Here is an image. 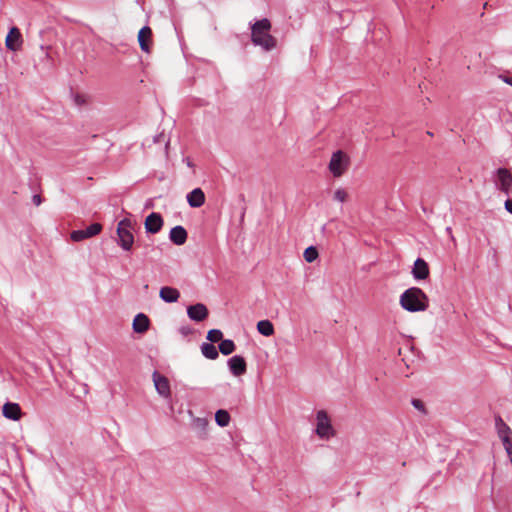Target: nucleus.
Masks as SVG:
<instances>
[{
  "label": "nucleus",
  "mask_w": 512,
  "mask_h": 512,
  "mask_svg": "<svg viewBox=\"0 0 512 512\" xmlns=\"http://www.w3.org/2000/svg\"><path fill=\"white\" fill-rule=\"evenodd\" d=\"M151 35L152 31L148 26L142 27L138 33V42L141 50L144 52H149V45L147 40L151 38Z\"/></svg>",
  "instance_id": "20"
},
{
  "label": "nucleus",
  "mask_w": 512,
  "mask_h": 512,
  "mask_svg": "<svg viewBox=\"0 0 512 512\" xmlns=\"http://www.w3.org/2000/svg\"><path fill=\"white\" fill-rule=\"evenodd\" d=\"M3 416L7 419L18 421L21 418L22 412L18 403L7 402L2 408Z\"/></svg>",
  "instance_id": "13"
},
{
  "label": "nucleus",
  "mask_w": 512,
  "mask_h": 512,
  "mask_svg": "<svg viewBox=\"0 0 512 512\" xmlns=\"http://www.w3.org/2000/svg\"><path fill=\"white\" fill-rule=\"evenodd\" d=\"M334 199L338 202H345L346 199H347V193L344 189L342 188H338L335 192H334Z\"/></svg>",
  "instance_id": "29"
},
{
  "label": "nucleus",
  "mask_w": 512,
  "mask_h": 512,
  "mask_svg": "<svg viewBox=\"0 0 512 512\" xmlns=\"http://www.w3.org/2000/svg\"><path fill=\"white\" fill-rule=\"evenodd\" d=\"M144 226L147 233L156 234L163 226V218L159 213L152 212L146 217Z\"/></svg>",
  "instance_id": "8"
},
{
  "label": "nucleus",
  "mask_w": 512,
  "mask_h": 512,
  "mask_svg": "<svg viewBox=\"0 0 512 512\" xmlns=\"http://www.w3.org/2000/svg\"><path fill=\"white\" fill-rule=\"evenodd\" d=\"M163 137H164V135L162 133H160L154 137L153 142L159 143L161 141V138H163Z\"/></svg>",
  "instance_id": "35"
},
{
  "label": "nucleus",
  "mask_w": 512,
  "mask_h": 512,
  "mask_svg": "<svg viewBox=\"0 0 512 512\" xmlns=\"http://www.w3.org/2000/svg\"><path fill=\"white\" fill-rule=\"evenodd\" d=\"M117 235L119 238V245L122 249L129 251L134 243V236L131 232V222L128 219H123L118 223Z\"/></svg>",
  "instance_id": "3"
},
{
  "label": "nucleus",
  "mask_w": 512,
  "mask_h": 512,
  "mask_svg": "<svg viewBox=\"0 0 512 512\" xmlns=\"http://www.w3.org/2000/svg\"><path fill=\"white\" fill-rule=\"evenodd\" d=\"M195 422L197 423L198 426H201V427H204L206 426L207 422L205 419H202V418H197L195 420Z\"/></svg>",
  "instance_id": "34"
},
{
  "label": "nucleus",
  "mask_w": 512,
  "mask_h": 512,
  "mask_svg": "<svg viewBox=\"0 0 512 512\" xmlns=\"http://www.w3.org/2000/svg\"><path fill=\"white\" fill-rule=\"evenodd\" d=\"M235 344L231 339H224L220 341L219 351L223 355H230L235 351Z\"/></svg>",
  "instance_id": "24"
},
{
  "label": "nucleus",
  "mask_w": 512,
  "mask_h": 512,
  "mask_svg": "<svg viewBox=\"0 0 512 512\" xmlns=\"http://www.w3.org/2000/svg\"><path fill=\"white\" fill-rule=\"evenodd\" d=\"M102 226L99 223H93L85 228V233L88 236V238H91L93 236H96L101 232Z\"/></svg>",
  "instance_id": "27"
},
{
  "label": "nucleus",
  "mask_w": 512,
  "mask_h": 512,
  "mask_svg": "<svg viewBox=\"0 0 512 512\" xmlns=\"http://www.w3.org/2000/svg\"><path fill=\"white\" fill-rule=\"evenodd\" d=\"M153 382L155 389L157 393L165 398L168 399L171 397V389H170V383L167 377L164 375L158 373L157 371H154L152 374Z\"/></svg>",
  "instance_id": "4"
},
{
  "label": "nucleus",
  "mask_w": 512,
  "mask_h": 512,
  "mask_svg": "<svg viewBox=\"0 0 512 512\" xmlns=\"http://www.w3.org/2000/svg\"><path fill=\"white\" fill-rule=\"evenodd\" d=\"M70 238L75 241V242H79V241H82L84 239H87L88 236L86 235L85 233V229H80V230H75L73 231L71 234H70Z\"/></svg>",
  "instance_id": "28"
},
{
  "label": "nucleus",
  "mask_w": 512,
  "mask_h": 512,
  "mask_svg": "<svg viewBox=\"0 0 512 512\" xmlns=\"http://www.w3.org/2000/svg\"><path fill=\"white\" fill-rule=\"evenodd\" d=\"M316 435L323 440H329L334 437L336 432L331 424V420L325 410H319L316 414Z\"/></svg>",
  "instance_id": "2"
},
{
  "label": "nucleus",
  "mask_w": 512,
  "mask_h": 512,
  "mask_svg": "<svg viewBox=\"0 0 512 512\" xmlns=\"http://www.w3.org/2000/svg\"><path fill=\"white\" fill-rule=\"evenodd\" d=\"M504 206H505V209H506L510 214H512V199H507V200L505 201Z\"/></svg>",
  "instance_id": "33"
},
{
  "label": "nucleus",
  "mask_w": 512,
  "mask_h": 512,
  "mask_svg": "<svg viewBox=\"0 0 512 512\" xmlns=\"http://www.w3.org/2000/svg\"><path fill=\"white\" fill-rule=\"evenodd\" d=\"M22 42L23 40L20 30L15 26L11 27L5 40L6 48L10 51H18Z\"/></svg>",
  "instance_id": "6"
},
{
  "label": "nucleus",
  "mask_w": 512,
  "mask_h": 512,
  "mask_svg": "<svg viewBox=\"0 0 512 512\" xmlns=\"http://www.w3.org/2000/svg\"><path fill=\"white\" fill-rule=\"evenodd\" d=\"M180 333L184 336L188 335L191 333V328L188 327V326H182L180 329H179Z\"/></svg>",
  "instance_id": "32"
},
{
  "label": "nucleus",
  "mask_w": 512,
  "mask_h": 512,
  "mask_svg": "<svg viewBox=\"0 0 512 512\" xmlns=\"http://www.w3.org/2000/svg\"><path fill=\"white\" fill-rule=\"evenodd\" d=\"M201 352L207 359L211 360H215L219 356L217 348L212 343H202Z\"/></svg>",
  "instance_id": "22"
},
{
  "label": "nucleus",
  "mask_w": 512,
  "mask_h": 512,
  "mask_svg": "<svg viewBox=\"0 0 512 512\" xmlns=\"http://www.w3.org/2000/svg\"><path fill=\"white\" fill-rule=\"evenodd\" d=\"M159 297L166 303H175L180 297V292L176 288L164 286L159 291Z\"/></svg>",
  "instance_id": "16"
},
{
  "label": "nucleus",
  "mask_w": 512,
  "mask_h": 512,
  "mask_svg": "<svg viewBox=\"0 0 512 512\" xmlns=\"http://www.w3.org/2000/svg\"><path fill=\"white\" fill-rule=\"evenodd\" d=\"M75 101H76V103H77L78 105H80V104L84 103V100H83V99H82V97H81V96H79V95H77V96L75 97Z\"/></svg>",
  "instance_id": "36"
},
{
  "label": "nucleus",
  "mask_w": 512,
  "mask_h": 512,
  "mask_svg": "<svg viewBox=\"0 0 512 512\" xmlns=\"http://www.w3.org/2000/svg\"><path fill=\"white\" fill-rule=\"evenodd\" d=\"M344 153L342 151H336L332 154L329 170L333 174L334 177H340L344 172L343 165Z\"/></svg>",
  "instance_id": "10"
},
{
  "label": "nucleus",
  "mask_w": 512,
  "mask_h": 512,
  "mask_svg": "<svg viewBox=\"0 0 512 512\" xmlns=\"http://www.w3.org/2000/svg\"><path fill=\"white\" fill-rule=\"evenodd\" d=\"M412 275L416 280H425L429 276V267L422 258H417L412 268Z\"/></svg>",
  "instance_id": "12"
},
{
  "label": "nucleus",
  "mask_w": 512,
  "mask_h": 512,
  "mask_svg": "<svg viewBox=\"0 0 512 512\" xmlns=\"http://www.w3.org/2000/svg\"><path fill=\"white\" fill-rule=\"evenodd\" d=\"M255 46H260L264 51H271L276 47V39L268 32L251 37Z\"/></svg>",
  "instance_id": "7"
},
{
  "label": "nucleus",
  "mask_w": 512,
  "mask_h": 512,
  "mask_svg": "<svg viewBox=\"0 0 512 512\" xmlns=\"http://www.w3.org/2000/svg\"><path fill=\"white\" fill-rule=\"evenodd\" d=\"M187 315L191 320L201 322L208 317V309L204 304L197 303L187 308Z\"/></svg>",
  "instance_id": "11"
},
{
  "label": "nucleus",
  "mask_w": 512,
  "mask_h": 512,
  "mask_svg": "<svg viewBox=\"0 0 512 512\" xmlns=\"http://www.w3.org/2000/svg\"><path fill=\"white\" fill-rule=\"evenodd\" d=\"M411 403L415 409H417L418 411H420L422 413H426L425 405L421 400L413 399Z\"/></svg>",
  "instance_id": "30"
},
{
  "label": "nucleus",
  "mask_w": 512,
  "mask_h": 512,
  "mask_svg": "<svg viewBox=\"0 0 512 512\" xmlns=\"http://www.w3.org/2000/svg\"><path fill=\"white\" fill-rule=\"evenodd\" d=\"M227 364H228L230 372L234 376H241L246 373L247 364H246L245 359L240 355L232 356L228 360Z\"/></svg>",
  "instance_id": "9"
},
{
  "label": "nucleus",
  "mask_w": 512,
  "mask_h": 512,
  "mask_svg": "<svg viewBox=\"0 0 512 512\" xmlns=\"http://www.w3.org/2000/svg\"><path fill=\"white\" fill-rule=\"evenodd\" d=\"M270 29L271 23L267 18L258 20L251 26V37L269 32Z\"/></svg>",
  "instance_id": "19"
},
{
  "label": "nucleus",
  "mask_w": 512,
  "mask_h": 512,
  "mask_svg": "<svg viewBox=\"0 0 512 512\" xmlns=\"http://www.w3.org/2000/svg\"><path fill=\"white\" fill-rule=\"evenodd\" d=\"M187 236L186 229L181 225L173 227L169 233L170 241L178 246L183 245L186 242Z\"/></svg>",
  "instance_id": "15"
},
{
  "label": "nucleus",
  "mask_w": 512,
  "mask_h": 512,
  "mask_svg": "<svg viewBox=\"0 0 512 512\" xmlns=\"http://www.w3.org/2000/svg\"><path fill=\"white\" fill-rule=\"evenodd\" d=\"M257 331L266 337L274 334V326L270 320H260L257 323Z\"/></svg>",
  "instance_id": "21"
},
{
  "label": "nucleus",
  "mask_w": 512,
  "mask_h": 512,
  "mask_svg": "<svg viewBox=\"0 0 512 512\" xmlns=\"http://www.w3.org/2000/svg\"><path fill=\"white\" fill-rule=\"evenodd\" d=\"M318 250L315 246H309L304 250L303 257L306 262L312 263L318 258Z\"/></svg>",
  "instance_id": "25"
},
{
  "label": "nucleus",
  "mask_w": 512,
  "mask_h": 512,
  "mask_svg": "<svg viewBox=\"0 0 512 512\" xmlns=\"http://www.w3.org/2000/svg\"><path fill=\"white\" fill-rule=\"evenodd\" d=\"M149 324V318L145 314L139 313L134 317L132 327L136 333H144L148 330Z\"/></svg>",
  "instance_id": "18"
},
{
  "label": "nucleus",
  "mask_w": 512,
  "mask_h": 512,
  "mask_svg": "<svg viewBox=\"0 0 512 512\" xmlns=\"http://www.w3.org/2000/svg\"><path fill=\"white\" fill-rule=\"evenodd\" d=\"M505 82L512 86V77H508L505 79Z\"/></svg>",
  "instance_id": "37"
},
{
  "label": "nucleus",
  "mask_w": 512,
  "mask_h": 512,
  "mask_svg": "<svg viewBox=\"0 0 512 512\" xmlns=\"http://www.w3.org/2000/svg\"><path fill=\"white\" fill-rule=\"evenodd\" d=\"M215 421L218 426L226 427V426H228V424L230 422V415L226 410L219 409L215 413Z\"/></svg>",
  "instance_id": "23"
},
{
  "label": "nucleus",
  "mask_w": 512,
  "mask_h": 512,
  "mask_svg": "<svg viewBox=\"0 0 512 512\" xmlns=\"http://www.w3.org/2000/svg\"><path fill=\"white\" fill-rule=\"evenodd\" d=\"M496 176L498 189L508 195L512 188V174L506 168H499L496 170Z\"/></svg>",
  "instance_id": "5"
},
{
  "label": "nucleus",
  "mask_w": 512,
  "mask_h": 512,
  "mask_svg": "<svg viewBox=\"0 0 512 512\" xmlns=\"http://www.w3.org/2000/svg\"><path fill=\"white\" fill-rule=\"evenodd\" d=\"M401 307L408 312L425 311L429 306V299L422 289L411 287L400 296Z\"/></svg>",
  "instance_id": "1"
},
{
  "label": "nucleus",
  "mask_w": 512,
  "mask_h": 512,
  "mask_svg": "<svg viewBox=\"0 0 512 512\" xmlns=\"http://www.w3.org/2000/svg\"><path fill=\"white\" fill-rule=\"evenodd\" d=\"M223 333L219 329H211L207 333V339L213 344L222 340Z\"/></svg>",
  "instance_id": "26"
},
{
  "label": "nucleus",
  "mask_w": 512,
  "mask_h": 512,
  "mask_svg": "<svg viewBox=\"0 0 512 512\" xmlns=\"http://www.w3.org/2000/svg\"><path fill=\"white\" fill-rule=\"evenodd\" d=\"M187 202L192 208H199L205 203V194L200 188H195L187 194Z\"/></svg>",
  "instance_id": "14"
},
{
  "label": "nucleus",
  "mask_w": 512,
  "mask_h": 512,
  "mask_svg": "<svg viewBox=\"0 0 512 512\" xmlns=\"http://www.w3.org/2000/svg\"><path fill=\"white\" fill-rule=\"evenodd\" d=\"M496 426L503 445L512 441V430L500 417L496 420Z\"/></svg>",
  "instance_id": "17"
},
{
  "label": "nucleus",
  "mask_w": 512,
  "mask_h": 512,
  "mask_svg": "<svg viewBox=\"0 0 512 512\" xmlns=\"http://www.w3.org/2000/svg\"><path fill=\"white\" fill-rule=\"evenodd\" d=\"M32 202L34 205L39 206L42 202V198L39 194H34L32 197Z\"/></svg>",
  "instance_id": "31"
}]
</instances>
